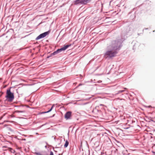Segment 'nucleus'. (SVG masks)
I'll return each instance as SVG.
<instances>
[{
    "label": "nucleus",
    "instance_id": "a878e982",
    "mask_svg": "<svg viewBox=\"0 0 155 155\" xmlns=\"http://www.w3.org/2000/svg\"><path fill=\"white\" fill-rule=\"evenodd\" d=\"M59 155H61V154H59Z\"/></svg>",
    "mask_w": 155,
    "mask_h": 155
},
{
    "label": "nucleus",
    "instance_id": "f3484780",
    "mask_svg": "<svg viewBox=\"0 0 155 155\" xmlns=\"http://www.w3.org/2000/svg\"><path fill=\"white\" fill-rule=\"evenodd\" d=\"M82 154V153H79L78 154V155H81Z\"/></svg>",
    "mask_w": 155,
    "mask_h": 155
},
{
    "label": "nucleus",
    "instance_id": "0eeeda50",
    "mask_svg": "<svg viewBox=\"0 0 155 155\" xmlns=\"http://www.w3.org/2000/svg\"><path fill=\"white\" fill-rule=\"evenodd\" d=\"M71 115V113L70 112H68L65 115V118L68 119L70 118Z\"/></svg>",
    "mask_w": 155,
    "mask_h": 155
},
{
    "label": "nucleus",
    "instance_id": "4468645a",
    "mask_svg": "<svg viewBox=\"0 0 155 155\" xmlns=\"http://www.w3.org/2000/svg\"><path fill=\"white\" fill-rule=\"evenodd\" d=\"M84 85V84H78V87L79 86H81V85Z\"/></svg>",
    "mask_w": 155,
    "mask_h": 155
},
{
    "label": "nucleus",
    "instance_id": "39448f33",
    "mask_svg": "<svg viewBox=\"0 0 155 155\" xmlns=\"http://www.w3.org/2000/svg\"><path fill=\"white\" fill-rule=\"evenodd\" d=\"M49 34V31H47L45 32L44 33H43L40 35H39L36 38V40H39L41 38H43L45 37L46 36L48 35Z\"/></svg>",
    "mask_w": 155,
    "mask_h": 155
},
{
    "label": "nucleus",
    "instance_id": "423d86ee",
    "mask_svg": "<svg viewBox=\"0 0 155 155\" xmlns=\"http://www.w3.org/2000/svg\"><path fill=\"white\" fill-rule=\"evenodd\" d=\"M91 0H78V4L81 3L83 5L86 4L87 3H89Z\"/></svg>",
    "mask_w": 155,
    "mask_h": 155
},
{
    "label": "nucleus",
    "instance_id": "aec40b11",
    "mask_svg": "<svg viewBox=\"0 0 155 155\" xmlns=\"http://www.w3.org/2000/svg\"><path fill=\"white\" fill-rule=\"evenodd\" d=\"M100 105H101V106H102V105H102V104H100Z\"/></svg>",
    "mask_w": 155,
    "mask_h": 155
},
{
    "label": "nucleus",
    "instance_id": "4be33fe9",
    "mask_svg": "<svg viewBox=\"0 0 155 155\" xmlns=\"http://www.w3.org/2000/svg\"><path fill=\"white\" fill-rule=\"evenodd\" d=\"M124 88V89H127V88Z\"/></svg>",
    "mask_w": 155,
    "mask_h": 155
},
{
    "label": "nucleus",
    "instance_id": "20e7f679",
    "mask_svg": "<svg viewBox=\"0 0 155 155\" xmlns=\"http://www.w3.org/2000/svg\"><path fill=\"white\" fill-rule=\"evenodd\" d=\"M70 46V45H65L63 48H61L60 49H58L56 51L54 52L53 54V55H55L57 53H59L61 51H64L66 50L68 47H69Z\"/></svg>",
    "mask_w": 155,
    "mask_h": 155
},
{
    "label": "nucleus",
    "instance_id": "b1692460",
    "mask_svg": "<svg viewBox=\"0 0 155 155\" xmlns=\"http://www.w3.org/2000/svg\"><path fill=\"white\" fill-rule=\"evenodd\" d=\"M78 104H79V103H78Z\"/></svg>",
    "mask_w": 155,
    "mask_h": 155
},
{
    "label": "nucleus",
    "instance_id": "1a4fd4ad",
    "mask_svg": "<svg viewBox=\"0 0 155 155\" xmlns=\"http://www.w3.org/2000/svg\"><path fill=\"white\" fill-rule=\"evenodd\" d=\"M54 105H53L51 107V109L49 110L48 111H47V112H43V113H48V112H50V111H51V110L52 109V108H53V107Z\"/></svg>",
    "mask_w": 155,
    "mask_h": 155
},
{
    "label": "nucleus",
    "instance_id": "412c9836",
    "mask_svg": "<svg viewBox=\"0 0 155 155\" xmlns=\"http://www.w3.org/2000/svg\"><path fill=\"white\" fill-rule=\"evenodd\" d=\"M155 31V30H154V31H153V32H154Z\"/></svg>",
    "mask_w": 155,
    "mask_h": 155
},
{
    "label": "nucleus",
    "instance_id": "5701e85b",
    "mask_svg": "<svg viewBox=\"0 0 155 155\" xmlns=\"http://www.w3.org/2000/svg\"><path fill=\"white\" fill-rule=\"evenodd\" d=\"M81 100H78V101H80Z\"/></svg>",
    "mask_w": 155,
    "mask_h": 155
},
{
    "label": "nucleus",
    "instance_id": "6e6552de",
    "mask_svg": "<svg viewBox=\"0 0 155 155\" xmlns=\"http://www.w3.org/2000/svg\"><path fill=\"white\" fill-rule=\"evenodd\" d=\"M68 141H66V142H65V143L64 145V147H66L68 145Z\"/></svg>",
    "mask_w": 155,
    "mask_h": 155
},
{
    "label": "nucleus",
    "instance_id": "9d476101",
    "mask_svg": "<svg viewBox=\"0 0 155 155\" xmlns=\"http://www.w3.org/2000/svg\"><path fill=\"white\" fill-rule=\"evenodd\" d=\"M125 91L124 90H120L118 91V92L116 94H119Z\"/></svg>",
    "mask_w": 155,
    "mask_h": 155
},
{
    "label": "nucleus",
    "instance_id": "7ed1b4c3",
    "mask_svg": "<svg viewBox=\"0 0 155 155\" xmlns=\"http://www.w3.org/2000/svg\"><path fill=\"white\" fill-rule=\"evenodd\" d=\"M5 97L8 101H12L14 98V93L11 92L10 89H8L6 92Z\"/></svg>",
    "mask_w": 155,
    "mask_h": 155
},
{
    "label": "nucleus",
    "instance_id": "a211bd4d",
    "mask_svg": "<svg viewBox=\"0 0 155 155\" xmlns=\"http://www.w3.org/2000/svg\"><path fill=\"white\" fill-rule=\"evenodd\" d=\"M145 29L147 30V29H148V28H145Z\"/></svg>",
    "mask_w": 155,
    "mask_h": 155
},
{
    "label": "nucleus",
    "instance_id": "9b49d317",
    "mask_svg": "<svg viewBox=\"0 0 155 155\" xmlns=\"http://www.w3.org/2000/svg\"><path fill=\"white\" fill-rule=\"evenodd\" d=\"M15 113H24V112L23 111L16 110L15 111Z\"/></svg>",
    "mask_w": 155,
    "mask_h": 155
},
{
    "label": "nucleus",
    "instance_id": "ddd939ff",
    "mask_svg": "<svg viewBox=\"0 0 155 155\" xmlns=\"http://www.w3.org/2000/svg\"><path fill=\"white\" fill-rule=\"evenodd\" d=\"M79 75L80 76V77L79 78L80 80H82L83 79V76L81 75V74H80Z\"/></svg>",
    "mask_w": 155,
    "mask_h": 155
},
{
    "label": "nucleus",
    "instance_id": "f257e3e1",
    "mask_svg": "<svg viewBox=\"0 0 155 155\" xmlns=\"http://www.w3.org/2000/svg\"><path fill=\"white\" fill-rule=\"evenodd\" d=\"M121 39L113 41H112L111 44L108 46L110 48L114 51L119 50L122 46V43L127 38V36L125 35L123 36V35H121Z\"/></svg>",
    "mask_w": 155,
    "mask_h": 155
},
{
    "label": "nucleus",
    "instance_id": "f03ea898",
    "mask_svg": "<svg viewBox=\"0 0 155 155\" xmlns=\"http://www.w3.org/2000/svg\"><path fill=\"white\" fill-rule=\"evenodd\" d=\"M110 47L107 46V51L104 53V57L106 58H111L115 56L116 54L118 53L116 51H114L110 48Z\"/></svg>",
    "mask_w": 155,
    "mask_h": 155
},
{
    "label": "nucleus",
    "instance_id": "dca6fc26",
    "mask_svg": "<svg viewBox=\"0 0 155 155\" xmlns=\"http://www.w3.org/2000/svg\"><path fill=\"white\" fill-rule=\"evenodd\" d=\"M135 45H134L133 46V49H134V48H135Z\"/></svg>",
    "mask_w": 155,
    "mask_h": 155
},
{
    "label": "nucleus",
    "instance_id": "f8f14e48",
    "mask_svg": "<svg viewBox=\"0 0 155 155\" xmlns=\"http://www.w3.org/2000/svg\"><path fill=\"white\" fill-rule=\"evenodd\" d=\"M81 144H82V142H81V145L80 146V147L79 148V150H80L81 151V149L82 150V151L83 150L82 148V145H81Z\"/></svg>",
    "mask_w": 155,
    "mask_h": 155
},
{
    "label": "nucleus",
    "instance_id": "2eb2a0df",
    "mask_svg": "<svg viewBox=\"0 0 155 155\" xmlns=\"http://www.w3.org/2000/svg\"><path fill=\"white\" fill-rule=\"evenodd\" d=\"M89 103L88 102H86V103H83L82 104L83 105H85V104H89Z\"/></svg>",
    "mask_w": 155,
    "mask_h": 155
},
{
    "label": "nucleus",
    "instance_id": "6ab92c4d",
    "mask_svg": "<svg viewBox=\"0 0 155 155\" xmlns=\"http://www.w3.org/2000/svg\"><path fill=\"white\" fill-rule=\"evenodd\" d=\"M36 134H38V133H36Z\"/></svg>",
    "mask_w": 155,
    "mask_h": 155
},
{
    "label": "nucleus",
    "instance_id": "393cba45",
    "mask_svg": "<svg viewBox=\"0 0 155 155\" xmlns=\"http://www.w3.org/2000/svg\"><path fill=\"white\" fill-rule=\"evenodd\" d=\"M153 153H155V152H153Z\"/></svg>",
    "mask_w": 155,
    "mask_h": 155
}]
</instances>
